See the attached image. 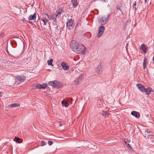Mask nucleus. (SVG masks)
Listing matches in <instances>:
<instances>
[{
	"label": "nucleus",
	"instance_id": "f257e3e1",
	"mask_svg": "<svg viewBox=\"0 0 154 154\" xmlns=\"http://www.w3.org/2000/svg\"><path fill=\"white\" fill-rule=\"evenodd\" d=\"M73 50L75 52L79 54H85L87 51L85 47L77 42H75L73 47Z\"/></svg>",
	"mask_w": 154,
	"mask_h": 154
},
{
	"label": "nucleus",
	"instance_id": "f03ea898",
	"mask_svg": "<svg viewBox=\"0 0 154 154\" xmlns=\"http://www.w3.org/2000/svg\"><path fill=\"white\" fill-rule=\"evenodd\" d=\"M61 12V11L57 10L56 11L55 13L51 16V17H52V20L53 21V25H54L55 27L56 28L58 26L57 25V24L55 22L56 21L57 19V18H59V17L60 16Z\"/></svg>",
	"mask_w": 154,
	"mask_h": 154
},
{
	"label": "nucleus",
	"instance_id": "7ed1b4c3",
	"mask_svg": "<svg viewBox=\"0 0 154 154\" xmlns=\"http://www.w3.org/2000/svg\"><path fill=\"white\" fill-rule=\"evenodd\" d=\"M48 84L56 88H60L62 87V83L56 80L49 81Z\"/></svg>",
	"mask_w": 154,
	"mask_h": 154
},
{
	"label": "nucleus",
	"instance_id": "20e7f679",
	"mask_svg": "<svg viewBox=\"0 0 154 154\" xmlns=\"http://www.w3.org/2000/svg\"><path fill=\"white\" fill-rule=\"evenodd\" d=\"M109 15H108L106 17H103L98 19V21L99 23L101 25H105L107 22Z\"/></svg>",
	"mask_w": 154,
	"mask_h": 154
},
{
	"label": "nucleus",
	"instance_id": "39448f33",
	"mask_svg": "<svg viewBox=\"0 0 154 154\" xmlns=\"http://www.w3.org/2000/svg\"><path fill=\"white\" fill-rule=\"evenodd\" d=\"M74 26L73 21L72 19L68 20L67 23L66 27L69 29H72Z\"/></svg>",
	"mask_w": 154,
	"mask_h": 154
},
{
	"label": "nucleus",
	"instance_id": "423d86ee",
	"mask_svg": "<svg viewBox=\"0 0 154 154\" xmlns=\"http://www.w3.org/2000/svg\"><path fill=\"white\" fill-rule=\"evenodd\" d=\"M105 30V28L104 26H100L99 27L97 36L100 37L103 33Z\"/></svg>",
	"mask_w": 154,
	"mask_h": 154
},
{
	"label": "nucleus",
	"instance_id": "0eeeda50",
	"mask_svg": "<svg viewBox=\"0 0 154 154\" xmlns=\"http://www.w3.org/2000/svg\"><path fill=\"white\" fill-rule=\"evenodd\" d=\"M136 86L140 91L143 93L146 91H145L146 88L142 85L140 84H137Z\"/></svg>",
	"mask_w": 154,
	"mask_h": 154
},
{
	"label": "nucleus",
	"instance_id": "6e6552de",
	"mask_svg": "<svg viewBox=\"0 0 154 154\" xmlns=\"http://www.w3.org/2000/svg\"><path fill=\"white\" fill-rule=\"evenodd\" d=\"M61 66L63 69L65 70H67L69 69V67L67 63L63 61L61 63Z\"/></svg>",
	"mask_w": 154,
	"mask_h": 154
},
{
	"label": "nucleus",
	"instance_id": "1a4fd4ad",
	"mask_svg": "<svg viewBox=\"0 0 154 154\" xmlns=\"http://www.w3.org/2000/svg\"><path fill=\"white\" fill-rule=\"evenodd\" d=\"M47 86V84H43L42 85L36 84L35 85V87L36 88L40 89H45Z\"/></svg>",
	"mask_w": 154,
	"mask_h": 154
},
{
	"label": "nucleus",
	"instance_id": "9d476101",
	"mask_svg": "<svg viewBox=\"0 0 154 154\" xmlns=\"http://www.w3.org/2000/svg\"><path fill=\"white\" fill-rule=\"evenodd\" d=\"M36 14L35 13H34L33 14H31L29 15V18L28 20H32L36 21Z\"/></svg>",
	"mask_w": 154,
	"mask_h": 154
},
{
	"label": "nucleus",
	"instance_id": "9b49d317",
	"mask_svg": "<svg viewBox=\"0 0 154 154\" xmlns=\"http://www.w3.org/2000/svg\"><path fill=\"white\" fill-rule=\"evenodd\" d=\"M131 114L137 118H139L140 117V114L139 112L135 111H132L131 112Z\"/></svg>",
	"mask_w": 154,
	"mask_h": 154
},
{
	"label": "nucleus",
	"instance_id": "f8f14e48",
	"mask_svg": "<svg viewBox=\"0 0 154 154\" xmlns=\"http://www.w3.org/2000/svg\"><path fill=\"white\" fill-rule=\"evenodd\" d=\"M82 76H80L78 77V78L75 80L74 83L76 85H78L82 81Z\"/></svg>",
	"mask_w": 154,
	"mask_h": 154
},
{
	"label": "nucleus",
	"instance_id": "ddd939ff",
	"mask_svg": "<svg viewBox=\"0 0 154 154\" xmlns=\"http://www.w3.org/2000/svg\"><path fill=\"white\" fill-rule=\"evenodd\" d=\"M140 47V49H141L143 50L144 53H146V50L147 48L146 47V45L144 44H142L141 45Z\"/></svg>",
	"mask_w": 154,
	"mask_h": 154
},
{
	"label": "nucleus",
	"instance_id": "4468645a",
	"mask_svg": "<svg viewBox=\"0 0 154 154\" xmlns=\"http://www.w3.org/2000/svg\"><path fill=\"white\" fill-rule=\"evenodd\" d=\"M147 58L146 57H144V60H143V69H145L146 67H147Z\"/></svg>",
	"mask_w": 154,
	"mask_h": 154
},
{
	"label": "nucleus",
	"instance_id": "2eb2a0df",
	"mask_svg": "<svg viewBox=\"0 0 154 154\" xmlns=\"http://www.w3.org/2000/svg\"><path fill=\"white\" fill-rule=\"evenodd\" d=\"M17 78L19 79V81H24L26 77L23 76L18 75L17 76Z\"/></svg>",
	"mask_w": 154,
	"mask_h": 154
},
{
	"label": "nucleus",
	"instance_id": "dca6fc26",
	"mask_svg": "<svg viewBox=\"0 0 154 154\" xmlns=\"http://www.w3.org/2000/svg\"><path fill=\"white\" fill-rule=\"evenodd\" d=\"M146 91L145 92V93H146V94L149 95L150 94L151 92H152V89L150 87L148 88H147L146 89Z\"/></svg>",
	"mask_w": 154,
	"mask_h": 154
},
{
	"label": "nucleus",
	"instance_id": "f3484780",
	"mask_svg": "<svg viewBox=\"0 0 154 154\" xmlns=\"http://www.w3.org/2000/svg\"><path fill=\"white\" fill-rule=\"evenodd\" d=\"M62 104L65 107H66L68 106L69 104L67 101L65 100H62Z\"/></svg>",
	"mask_w": 154,
	"mask_h": 154
},
{
	"label": "nucleus",
	"instance_id": "a211bd4d",
	"mask_svg": "<svg viewBox=\"0 0 154 154\" xmlns=\"http://www.w3.org/2000/svg\"><path fill=\"white\" fill-rule=\"evenodd\" d=\"M73 6L76 7L77 6L78 3L77 0H72Z\"/></svg>",
	"mask_w": 154,
	"mask_h": 154
},
{
	"label": "nucleus",
	"instance_id": "6ab92c4d",
	"mask_svg": "<svg viewBox=\"0 0 154 154\" xmlns=\"http://www.w3.org/2000/svg\"><path fill=\"white\" fill-rule=\"evenodd\" d=\"M53 61V60L52 59H50L49 60L47 61V63L49 65H51L52 66H53L54 65L52 64V62Z\"/></svg>",
	"mask_w": 154,
	"mask_h": 154
},
{
	"label": "nucleus",
	"instance_id": "aec40b11",
	"mask_svg": "<svg viewBox=\"0 0 154 154\" xmlns=\"http://www.w3.org/2000/svg\"><path fill=\"white\" fill-rule=\"evenodd\" d=\"M20 105L17 103H14L10 105L11 107H16L20 106Z\"/></svg>",
	"mask_w": 154,
	"mask_h": 154
},
{
	"label": "nucleus",
	"instance_id": "412c9836",
	"mask_svg": "<svg viewBox=\"0 0 154 154\" xmlns=\"http://www.w3.org/2000/svg\"><path fill=\"white\" fill-rule=\"evenodd\" d=\"M96 71L97 72H98L99 73L101 72L102 70L101 66H98L96 69Z\"/></svg>",
	"mask_w": 154,
	"mask_h": 154
},
{
	"label": "nucleus",
	"instance_id": "4be33fe9",
	"mask_svg": "<svg viewBox=\"0 0 154 154\" xmlns=\"http://www.w3.org/2000/svg\"><path fill=\"white\" fill-rule=\"evenodd\" d=\"M14 139L15 140V141L17 143H21L20 139V138L17 137H15Z\"/></svg>",
	"mask_w": 154,
	"mask_h": 154
},
{
	"label": "nucleus",
	"instance_id": "5701e85b",
	"mask_svg": "<svg viewBox=\"0 0 154 154\" xmlns=\"http://www.w3.org/2000/svg\"><path fill=\"white\" fill-rule=\"evenodd\" d=\"M109 112L107 111H103L102 113V115L103 116H105L109 115Z\"/></svg>",
	"mask_w": 154,
	"mask_h": 154
},
{
	"label": "nucleus",
	"instance_id": "b1692460",
	"mask_svg": "<svg viewBox=\"0 0 154 154\" xmlns=\"http://www.w3.org/2000/svg\"><path fill=\"white\" fill-rule=\"evenodd\" d=\"M151 136H153L152 134H151V135L149 134V135H148L149 136L148 137V139H149L150 140H151V141H154V138H152L151 137H150Z\"/></svg>",
	"mask_w": 154,
	"mask_h": 154
},
{
	"label": "nucleus",
	"instance_id": "393cba45",
	"mask_svg": "<svg viewBox=\"0 0 154 154\" xmlns=\"http://www.w3.org/2000/svg\"><path fill=\"white\" fill-rule=\"evenodd\" d=\"M45 14L48 17L49 20H52L51 16L50 15H49L47 13H45Z\"/></svg>",
	"mask_w": 154,
	"mask_h": 154
},
{
	"label": "nucleus",
	"instance_id": "a878e982",
	"mask_svg": "<svg viewBox=\"0 0 154 154\" xmlns=\"http://www.w3.org/2000/svg\"><path fill=\"white\" fill-rule=\"evenodd\" d=\"M5 36V33L2 32H0V38H3Z\"/></svg>",
	"mask_w": 154,
	"mask_h": 154
},
{
	"label": "nucleus",
	"instance_id": "bb28decb",
	"mask_svg": "<svg viewBox=\"0 0 154 154\" xmlns=\"http://www.w3.org/2000/svg\"><path fill=\"white\" fill-rule=\"evenodd\" d=\"M41 146H42L45 145L46 144V142L45 141L42 140L41 142Z\"/></svg>",
	"mask_w": 154,
	"mask_h": 154
},
{
	"label": "nucleus",
	"instance_id": "cd10ccee",
	"mask_svg": "<svg viewBox=\"0 0 154 154\" xmlns=\"http://www.w3.org/2000/svg\"><path fill=\"white\" fill-rule=\"evenodd\" d=\"M125 144H126V145L127 146V147H128L129 149H130V148H131V149H132L131 147L130 146V144L126 142L125 143Z\"/></svg>",
	"mask_w": 154,
	"mask_h": 154
},
{
	"label": "nucleus",
	"instance_id": "c85d7f7f",
	"mask_svg": "<svg viewBox=\"0 0 154 154\" xmlns=\"http://www.w3.org/2000/svg\"><path fill=\"white\" fill-rule=\"evenodd\" d=\"M41 20L44 22H45L46 20H47V19H45L44 17H42Z\"/></svg>",
	"mask_w": 154,
	"mask_h": 154
},
{
	"label": "nucleus",
	"instance_id": "c756f323",
	"mask_svg": "<svg viewBox=\"0 0 154 154\" xmlns=\"http://www.w3.org/2000/svg\"><path fill=\"white\" fill-rule=\"evenodd\" d=\"M136 1H135L133 3V8H135V10L136 9V7H135V6H136Z\"/></svg>",
	"mask_w": 154,
	"mask_h": 154
},
{
	"label": "nucleus",
	"instance_id": "7c9ffc66",
	"mask_svg": "<svg viewBox=\"0 0 154 154\" xmlns=\"http://www.w3.org/2000/svg\"><path fill=\"white\" fill-rule=\"evenodd\" d=\"M48 143L49 146H51L53 144V142L52 141H48Z\"/></svg>",
	"mask_w": 154,
	"mask_h": 154
},
{
	"label": "nucleus",
	"instance_id": "2f4dec72",
	"mask_svg": "<svg viewBox=\"0 0 154 154\" xmlns=\"http://www.w3.org/2000/svg\"><path fill=\"white\" fill-rule=\"evenodd\" d=\"M145 133H149V134H150L151 133V131L149 130H148L147 129L146 130V131L145 132Z\"/></svg>",
	"mask_w": 154,
	"mask_h": 154
},
{
	"label": "nucleus",
	"instance_id": "473e14b6",
	"mask_svg": "<svg viewBox=\"0 0 154 154\" xmlns=\"http://www.w3.org/2000/svg\"><path fill=\"white\" fill-rule=\"evenodd\" d=\"M116 8H117V10H119L120 11H121V12H122V11L121 10L119 6H117L116 7Z\"/></svg>",
	"mask_w": 154,
	"mask_h": 154
},
{
	"label": "nucleus",
	"instance_id": "72a5a7b5",
	"mask_svg": "<svg viewBox=\"0 0 154 154\" xmlns=\"http://www.w3.org/2000/svg\"><path fill=\"white\" fill-rule=\"evenodd\" d=\"M48 21L46 20V21H45V22H44V25H46V23Z\"/></svg>",
	"mask_w": 154,
	"mask_h": 154
},
{
	"label": "nucleus",
	"instance_id": "f704fd0d",
	"mask_svg": "<svg viewBox=\"0 0 154 154\" xmlns=\"http://www.w3.org/2000/svg\"><path fill=\"white\" fill-rule=\"evenodd\" d=\"M3 94V92H0V96L2 95Z\"/></svg>",
	"mask_w": 154,
	"mask_h": 154
},
{
	"label": "nucleus",
	"instance_id": "c9c22d12",
	"mask_svg": "<svg viewBox=\"0 0 154 154\" xmlns=\"http://www.w3.org/2000/svg\"><path fill=\"white\" fill-rule=\"evenodd\" d=\"M145 3H147V0H144Z\"/></svg>",
	"mask_w": 154,
	"mask_h": 154
}]
</instances>
